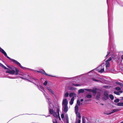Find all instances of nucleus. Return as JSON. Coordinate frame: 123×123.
<instances>
[{
	"instance_id": "1",
	"label": "nucleus",
	"mask_w": 123,
	"mask_h": 123,
	"mask_svg": "<svg viewBox=\"0 0 123 123\" xmlns=\"http://www.w3.org/2000/svg\"><path fill=\"white\" fill-rule=\"evenodd\" d=\"M108 28L109 36L108 48L111 51H113L115 49V46L114 43L113 33L112 31V25L111 24L110 25V14L108 6Z\"/></svg>"
},
{
	"instance_id": "20",
	"label": "nucleus",
	"mask_w": 123,
	"mask_h": 123,
	"mask_svg": "<svg viewBox=\"0 0 123 123\" xmlns=\"http://www.w3.org/2000/svg\"><path fill=\"white\" fill-rule=\"evenodd\" d=\"M116 83L117 85H120L121 87H122L123 86V83L118 82H116Z\"/></svg>"
},
{
	"instance_id": "30",
	"label": "nucleus",
	"mask_w": 123,
	"mask_h": 123,
	"mask_svg": "<svg viewBox=\"0 0 123 123\" xmlns=\"http://www.w3.org/2000/svg\"><path fill=\"white\" fill-rule=\"evenodd\" d=\"M119 101V100L118 98L115 99L114 101V102L116 103H118Z\"/></svg>"
},
{
	"instance_id": "40",
	"label": "nucleus",
	"mask_w": 123,
	"mask_h": 123,
	"mask_svg": "<svg viewBox=\"0 0 123 123\" xmlns=\"http://www.w3.org/2000/svg\"><path fill=\"white\" fill-rule=\"evenodd\" d=\"M48 84V81L47 80H45L43 83V84L45 86L46 85Z\"/></svg>"
},
{
	"instance_id": "23",
	"label": "nucleus",
	"mask_w": 123,
	"mask_h": 123,
	"mask_svg": "<svg viewBox=\"0 0 123 123\" xmlns=\"http://www.w3.org/2000/svg\"><path fill=\"white\" fill-rule=\"evenodd\" d=\"M80 121L81 120L80 119H77V118H76L75 123H76V122L77 123H80Z\"/></svg>"
},
{
	"instance_id": "35",
	"label": "nucleus",
	"mask_w": 123,
	"mask_h": 123,
	"mask_svg": "<svg viewBox=\"0 0 123 123\" xmlns=\"http://www.w3.org/2000/svg\"><path fill=\"white\" fill-rule=\"evenodd\" d=\"M75 88L72 87H69V89L70 90H75Z\"/></svg>"
},
{
	"instance_id": "60",
	"label": "nucleus",
	"mask_w": 123,
	"mask_h": 123,
	"mask_svg": "<svg viewBox=\"0 0 123 123\" xmlns=\"http://www.w3.org/2000/svg\"><path fill=\"white\" fill-rule=\"evenodd\" d=\"M30 82H31V83H34V82H33L32 81H31H31H30Z\"/></svg>"
},
{
	"instance_id": "2",
	"label": "nucleus",
	"mask_w": 123,
	"mask_h": 123,
	"mask_svg": "<svg viewBox=\"0 0 123 123\" xmlns=\"http://www.w3.org/2000/svg\"><path fill=\"white\" fill-rule=\"evenodd\" d=\"M45 97L47 99V101L48 103L49 110V114H52L55 118H57L58 116L56 113L53 110V109L54 107V106L52 103L51 99L47 96Z\"/></svg>"
},
{
	"instance_id": "8",
	"label": "nucleus",
	"mask_w": 123,
	"mask_h": 123,
	"mask_svg": "<svg viewBox=\"0 0 123 123\" xmlns=\"http://www.w3.org/2000/svg\"><path fill=\"white\" fill-rule=\"evenodd\" d=\"M62 111L66 113L68 110V105L62 106Z\"/></svg>"
},
{
	"instance_id": "43",
	"label": "nucleus",
	"mask_w": 123,
	"mask_h": 123,
	"mask_svg": "<svg viewBox=\"0 0 123 123\" xmlns=\"http://www.w3.org/2000/svg\"><path fill=\"white\" fill-rule=\"evenodd\" d=\"M109 86L107 85H104L103 86V87L104 88H108Z\"/></svg>"
},
{
	"instance_id": "4",
	"label": "nucleus",
	"mask_w": 123,
	"mask_h": 123,
	"mask_svg": "<svg viewBox=\"0 0 123 123\" xmlns=\"http://www.w3.org/2000/svg\"><path fill=\"white\" fill-rule=\"evenodd\" d=\"M0 66L4 69L8 70H6V73H9L11 74H14L15 73V74L16 75H17L18 74L19 71L16 68H15V71L14 70H10L9 69L7 68L0 63Z\"/></svg>"
},
{
	"instance_id": "61",
	"label": "nucleus",
	"mask_w": 123,
	"mask_h": 123,
	"mask_svg": "<svg viewBox=\"0 0 123 123\" xmlns=\"http://www.w3.org/2000/svg\"><path fill=\"white\" fill-rule=\"evenodd\" d=\"M30 82H31V83H34V82H33L32 81H31H31H30Z\"/></svg>"
},
{
	"instance_id": "3",
	"label": "nucleus",
	"mask_w": 123,
	"mask_h": 123,
	"mask_svg": "<svg viewBox=\"0 0 123 123\" xmlns=\"http://www.w3.org/2000/svg\"><path fill=\"white\" fill-rule=\"evenodd\" d=\"M0 52L2 53L3 54H4V55L5 57H6L7 58L9 59L11 61H12L13 62L16 64L19 67L21 68H22L24 70L26 69H27L25 67H24L22 66L21 64L18 62L16 60H15L14 59H12L10 58L7 55V54L6 52L2 48L0 47Z\"/></svg>"
},
{
	"instance_id": "56",
	"label": "nucleus",
	"mask_w": 123,
	"mask_h": 123,
	"mask_svg": "<svg viewBox=\"0 0 123 123\" xmlns=\"http://www.w3.org/2000/svg\"><path fill=\"white\" fill-rule=\"evenodd\" d=\"M120 98H121L122 100H123V97H121Z\"/></svg>"
},
{
	"instance_id": "63",
	"label": "nucleus",
	"mask_w": 123,
	"mask_h": 123,
	"mask_svg": "<svg viewBox=\"0 0 123 123\" xmlns=\"http://www.w3.org/2000/svg\"><path fill=\"white\" fill-rule=\"evenodd\" d=\"M30 82H31V83H34V82H33L32 81H31H31H30Z\"/></svg>"
},
{
	"instance_id": "24",
	"label": "nucleus",
	"mask_w": 123,
	"mask_h": 123,
	"mask_svg": "<svg viewBox=\"0 0 123 123\" xmlns=\"http://www.w3.org/2000/svg\"><path fill=\"white\" fill-rule=\"evenodd\" d=\"M72 86H80V85L77 84H74L73 82H72L71 83Z\"/></svg>"
},
{
	"instance_id": "48",
	"label": "nucleus",
	"mask_w": 123,
	"mask_h": 123,
	"mask_svg": "<svg viewBox=\"0 0 123 123\" xmlns=\"http://www.w3.org/2000/svg\"><path fill=\"white\" fill-rule=\"evenodd\" d=\"M33 83L34 84H35V85H36V86H37V88H38V89H39V86L37 84H36V83Z\"/></svg>"
},
{
	"instance_id": "5",
	"label": "nucleus",
	"mask_w": 123,
	"mask_h": 123,
	"mask_svg": "<svg viewBox=\"0 0 123 123\" xmlns=\"http://www.w3.org/2000/svg\"><path fill=\"white\" fill-rule=\"evenodd\" d=\"M105 63H102L100 66L97 68L92 70L87 73V74L90 73V72L94 70H96L98 72L100 73H102L104 72V67L105 66Z\"/></svg>"
},
{
	"instance_id": "28",
	"label": "nucleus",
	"mask_w": 123,
	"mask_h": 123,
	"mask_svg": "<svg viewBox=\"0 0 123 123\" xmlns=\"http://www.w3.org/2000/svg\"><path fill=\"white\" fill-rule=\"evenodd\" d=\"M39 88H40L41 89H42V90H43L44 91V88L41 85H39ZM39 90H40L39 88Z\"/></svg>"
},
{
	"instance_id": "52",
	"label": "nucleus",
	"mask_w": 123,
	"mask_h": 123,
	"mask_svg": "<svg viewBox=\"0 0 123 123\" xmlns=\"http://www.w3.org/2000/svg\"><path fill=\"white\" fill-rule=\"evenodd\" d=\"M119 92L120 93H121L123 92V91H122L120 90L119 91Z\"/></svg>"
},
{
	"instance_id": "64",
	"label": "nucleus",
	"mask_w": 123,
	"mask_h": 123,
	"mask_svg": "<svg viewBox=\"0 0 123 123\" xmlns=\"http://www.w3.org/2000/svg\"><path fill=\"white\" fill-rule=\"evenodd\" d=\"M121 123H123V121H122L121 122Z\"/></svg>"
},
{
	"instance_id": "11",
	"label": "nucleus",
	"mask_w": 123,
	"mask_h": 123,
	"mask_svg": "<svg viewBox=\"0 0 123 123\" xmlns=\"http://www.w3.org/2000/svg\"><path fill=\"white\" fill-rule=\"evenodd\" d=\"M68 100L66 99H63L62 103V106L68 105Z\"/></svg>"
},
{
	"instance_id": "21",
	"label": "nucleus",
	"mask_w": 123,
	"mask_h": 123,
	"mask_svg": "<svg viewBox=\"0 0 123 123\" xmlns=\"http://www.w3.org/2000/svg\"><path fill=\"white\" fill-rule=\"evenodd\" d=\"M117 105L118 106H123V103L118 102L117 104Z\"/></svg>"
},
{
	"instance_id": "58",
	"label": "nucleus",
	"mask_w": 123,
	"mask_h": 123,
	"mask_svg": "<svg viewBox=\"0 0 123 123\" xmlns=\"http://www.w3.org/2000/svg\"><path fill=\"white\" fill-rule=\"evenodd\" d=\"M66 121L67 123H69L68 120V121Z\"/></svg>"
},
{
	"instance_id": "15",
	"label": "nucleus",
	"mask_w": 123,
	"mask_h": 123,
	"mask_svg": "<svg viewBox=\"0 0 123 123\" xmlns=\"http://www.w3.org/2000/svg\"><path fill=\"white\" fill-rule=\"evenodd\" d=\"M106 63H105V67L107 69V68L109 67L110 66V62H109L107 61H105Z\"/></svg>"
},
{
	"instance_id": "59",
	"label": "nucleus",
	"mask_w": 123,
	"mask_h": 123,
	"mask_svg": "<svg viewBox=\"0 0 123 123\" xmlns=\"http://www.w3.org/2000/svg\"><path fill=\"white\" fill-rule=\"evenodd\" d=\"M49 116H50V115H48V116H45V117H49Z\"/></svg>"
},
{
	"instance_id": "9",
	"label": "nucleus",
	"mask_w": 123,
	"mask_h": 123,
	"mask_svg": "<svg viewBox=\"0 0 123 123\" xmlns=\"http://www.w3.org/2000/svg\"><path fill=\"white\" fill-rule=\"evenodd\" d=\"M85 90L90 92H92L93 93L96 94L97 92L96 90L97 88H96L94 89H93V90H92L91 89L85 88Z\"/></svg>"
},
{
	"instance_id": "41",
	"label": "nucleus",
	"mask_w": 123,
	"mask_h": 123,
	"mask_svg": "<svg viewBox=\"0 0 123 123\" xmlns=\"http://www.w3.org/2000/svg\"><path fill=\"white\" fill-rule=\"evenodd\" d=\"M112 60V58L111 57H110L107 60H106L107 61L109 62L111 60Z\"/></svg>"
},
{
	"instance_id": "38",
	"label": "nucleus",
	"mask_w": 123,
	"mask_h": 123,
	"mask_svg": "<svg viewBox=\"0 0 123 123\" xmlns=\"http://www.w3.org/2000/svg\"><path fill=\"white\" fill-rule=\"evenodd\" d=\"M68 95H69V93L68 92H67L65 94H64L65 97H67L68 96Z\"/></svg>"
},
{
	"instance_id": "37",
	"label": "nucleus",
	"mask_w": 123,
	"mask_h": 123,
	"mask_svg": "<svg viewBox=\"0 0 123 123\" xmlns=\"http://www.w3.org/2000/svg\"><path fill=\"white\" fill-rule=\"evenodd\" d=\"M60 109L59 108H57V112L58 116L59 115Z\"/></svg>"
},
{
	"instance_id": "32",
	"label": "nucleus",
	"mask_w": 123,
	"mask_h": 123,
	"mask_svg": "<svg viewBox=\"0 0 123 123\" xmlns=\"http://www.w3.org/2000/svg\"><path fill=\"white\" fill-rule=\"evenodd\" d=\"M77 103L78 105L79 106L80 105V103L79 99H78L77 101Z\"/></svg>"
},
{
	"instance_id": "17",
	"label": "nucleus",
	"mask_w": 123,
	"mask_h": 123,
	"mask_svg": "<svg viewBox=\"0 0 123 123\" xmlns=\"http://www.w3.org/2000/svg\"><path fill=\"white\" fill-rule=\"evenodd\" d=\"M23 76L26 78H27L28 79H29V77H30V76L27 73L24 74H23Z\"/></svg>"
},
{
	"instance_id": "54",
	"label": "nucleus",
	"mask_w": 123,
	"mask_h": 123,
	"mask_svg": "<svg viewBox=\"0 0 123 123\" xmlns=\"http://www.w3.org/2000/svg\"><path fill=\"white\" fill-rule=\"evenodd\" d=\"M31 78V79H33V78H33V77H31V76H30V77H29V78Z\"/></svg>"
},
{
	"instance_id": "10",
	"label": "nucleus",
	"mask_w": 123,
	"mask_h": 123,
	"mask_svg": "<svg viewBox=\"0 0 123 123\" xmlns=\"http://www.w3.org/2000/svg\"><path fill=\"white\" fill-rule=\"evenodd\" d=\"M114 2H113V0H112L111 1V3L113 4L115 3V1H117V3L119 5L123 7V3L120 0H118L117 1L116 0H114Z\"/></svg>"
},
{
	"instance_id": "44",
	"label": "nucleus",
	"mask_w": 123,
	"mask_h": 123,
	"mask_svg": "<svg viewBox=\"0 0 123 123\" xmlns=\"http://www.w3.org/2000/svg\"><path fill=\"white\" fill-rule=\"evenodd\" d=\"M61 118H64V115L63 114H61Z\"/></svg>"
},
{
	"instance_id": "19",
	"label": "nucleus",
	"mask_w": 123,
	"mask_h": 123,
	"mask_svg": "<svg viewBox=\"0 0 123 123\" xmlns=\"http://www.w3.org/2000/svg\"><path fill=\"white\" fill-rule=\"evenodd\" d=\"M85 89H81L79 90L78 91V92L79 93H83L84 92V90Z\"/></svg>"
},
{
	"instance_id": "14",
	"label": "nucleus",
	"mask_w": 123,
	"mask_h": 123,
	"mask_svg": "<svg viewBox=\"0 0 123 123\" xmlns=\"http://www.w3.org/2000/svg\"><path fill=\"white\" fill-rule=\"evenodd\" d=\"M74 100V97H72L71 99L70 102V105H72L73 104Z\"/></svg>"
},
{
	"instance_id": "13",
	"label": "nucleus",
	"mask_w": 123,
	"mask_h": 123,
	"mask_svg": "<svg viewBox=\"0 0 123 123\" xmlns=\"http://www.w3.org/2000/svg\"><path fill=\"white\" fill-rule=\"evenodd\" d=\"M101 95V93L100 92H98L97 93V95L96 97V98L97 100H99Z\"/></svg>"
},
{
	"instance_id": "34",
	"label": "nucleus",
	"mask_w": 123,
	"mask_h": 123,
	"mask_svg": "<svg viewBox=\"0 0 123 123\" xmlns=\"http://www.w3.org/2000/svg\"><path fill=\"white\" fill-rule=\"evenodd\" d=\"M116 90H117L120 91L121 90V89L120 87H116L115 88Z\"/></svg>"
},
{
	"instance_id": "6",
	"label": "nucleus",
	"mask_w": 123,
	"mask_h": 123,
	"mask_svg": "<svg viewBox=\"0 0 123 123\" xmlns=\"http://www.w3.org/2000/svg\"><path fill=\"white\" fill-rule=\"evenodd\" d=\"M35 72L40 73L41 74L45 75H46L49 76H50L52 77H57L56 76H53L48 74L46 73L45 71L43 69H40V70H35Z\"/></svg>"
},
{
	"instance_id": "25",
	"label": "nucleus",
	"mask_w": 123,
	"mask_h": 123,
	"mask_svg": "<svg viewBox=\"0 0 123 123\" xmlns=\"http://www.w3.org/2000/svg\"><path fill=\"white\" fill-rule=\"evenodd\" d=\"M109 96L111 100H113L114 99V97L111 94H110L109 95Z\"/></svg>"
},
{
	"instance_id": "31",
	"label": "nucleus",
	"mask_w": 123,
	"mask_h": 123,
	"mask_svg": "<svg viewBox=\"0 0 123 123\" xmlns=\"http://www.w3.org/2000/svg\"><path fill=\"white\" fill-rule=\"evenodd\" d=\"M52 94H54V92L50 88L48 90Z\"/></svg>"
},
{
	"instance_id": "7",
	"label": "nucleus",
	"mask_w": 123,
	"mask_h": 123,
	"mask_svg": "<svg viewBox=\"0 0 123 123\" xmlns=\"http://www.w3.org/2000/svg\"><path fill=\"white\" fill-rule=\"evenodd\" d=\"M109 92L107 90H105L104 92V98L105 100L108 99L109 98Z\"/></svg>"
},
{
	"instance_id": "62",
	"label": "nucleus",
	"mask_w": 123,
	"mask_h": 123,
	"mask_svg": "<svg viewBox=\"0 0 123 123\" xmlns=\"http://www.w3.org/2000/svg\"><path fill=\"white\" fill-rule=\"evenodd\" d=\"M30 82H31V83H34V82H33L32 81H31H31H30Z\"/></svg>"
},
{
	"instance_id": "46",
	"label": "nucleus",
	"mask_w": 123,
	"mask_h": 123,
	"mask_svg": "<svg viewBox=\"0 0 123 123\" xmlns=\"http://www.w3.org/2000/svg\"><path fill=\"white\" fill-rule=\"evenodd\" d=\"M33 80H37V81H38H38H39V80L38 79H37L36 78H33Z\"/></svg>"
},
{
	"instance_id": "45",
	"label": "nucleus",
	"mask_w": 123,
	"mask_h": 123,
	"mask_svg": "<svg viewBox=\"0 0 123 123\" xmlns=\"http://www.w3.org/2000/svg\"><path fill=\"white\" fill-rule=\"evenodd\" d=\"M52 122L53 123H57V122L56 120H53Z\"/></svg>"
},
{
	"instance_id": "55",
	"label": "nucleus",
	"mask_w": 123,
	"mask_h": 123,
	"mask_svg": "<svg viewBox=\"0 0 123 123\" xmlns=\"http://www.w3.org/2000/svg\"><path fill=\"white\" fill-rule=\"evenodd\" d=\"M46 88L48 90H49V89H50V88H49L48 87H46Z\"/></svg>"
},
{
	"instance_id": "22",
	"label": "nucleus",
	"mask_w": 123,
	"mask_h": 123,
	"mask_svg": "<svg viewBox=\"0 0 123 123\" xmlns=\"http://www.w3.org/2000/svg\"><path fill=\"white\" fill-rule=\"evenodd\" d=\"M75 94V93L74 92H71L69 94V96L70 98L72 97Z\"/></svg>"
},
{
	"instance_id": "42",
	"label": "nucleus",
	"mask_w": 123,
	"mask_h": 123,
	"mask_svg": "<svg viewBox=\"0 0 123 123\" xmlns=\"http://www.w3.org/2000/svg\"><path fill=\"white\" fill-rule=\"evenodd\" d=\"M19 77L20 78L24 80H26V78H25V77H24L21 76H20Z\"/></svg>"
},
{
	"instance_id": "16",
	"label": "nucleus",
	"mask_w": 123,
	"mask_h": 123,
	"mask_svg": "<svg viewBox=\"0 0 123 123\" xmlns=\"http://www.w3.org/2000/svg\"><path fill=\"white\" fill-rule=\"evenodd\" d=\"M75 113H76L78 111V106L77 105H76L75 107Z\"/></svg>"
},
{
	"instance_id": "33",
	"label": "nucleus",
	"mask_w": 123,
	"mask_h": 123,
	"mask_svg": "<svg viewBox=\"0 0 123 123\" xmlns=\"http://www.w3.org/2000/svg\"><path fill=\"white\" fill-rule=\"evenodd\" d=\"M92 80L93 81L97 82H98L99 81V80H98L95 79L93 78H92Z\"/></svg>"
},
{
	"instance_id": "53",
	"label": "nucleus",
	"mask_w": 123,
	"mask_h": 123,
	"mask_svg": "<svg viewBox=\"0 0 123 123\" xmlns=\"http://www.w3.org/2000/svg\"><path fill=\"white\" fill-rule=\"evenodd\" d=\"M83 101V99H81L80 100V101L81 102H82Z\"/></svg>"
},
{
	"instance_id": "27",
	"label": "nucleus",
	"mask_w": 123,
	"mask_h": 123,
	"mask_svg": "<svg viewBox=\"0 0 123 123\" xmlns=\"http://www.w3.org/2000/svg\"><path fill=\"white\" fill-rule=\"evenodd\" d=\"M110 53V51H107V54L106 55V56L105 57V59H106L107 58V57H108V56Z\"/></svg>"
},
{
	"instance_id": "49",
	"label": "nucleus",
	"mask_w": 123,
	"mask_h": 123,
	"mask_svg": "<svg viewBox=\"0 0 123 123\" xmlns=\"http://www.w3.org/2000/svg\"><path fill=\"white\" fill-rule=\"evenodd\" d=\"M82 123H85V122L84 120V119L83 118H82Z\"/></svg>"
},
{
	"instance_id": "36",
	"label": "nucleus",
	"mask_w": 123,
	"mask_h": 123,
	"mask_svg": "<svg viewBox=\"0 0 123 123\" xmlns=\"http://www.w3.org/2000/svg\"><path fill=\"white\" fill-rule=\"evenodd\" d=\"M114 93L116 94L117 95H120V93L118 92H117L116 91H114Z\"/></svg>"
},
{
	"instance_id": "39",
	"label": "nucleus",
	"mask_w": 123,
	"mask_h": 123,
	"mask_svg": "<svg viewBox=\"0 0 123 123\" xmlns=\"http://www.w3.org/2000/svg\"><path fill=\"white\" fill-rule=\"evenodd\" d=\"M65 79L66 80H70L72 79L73 77L68 78V77H64Z\"/></svg>"
},
{
	"instance_id": "47",
	"label": "nucleus",
	"mask_w": 123,
	"mask_h": 123,
	"mask_svg": "<svg viewBox=\"0 0 123 123\" xmlns=\"http://www.w3.org/2000/svg\"><path fill=\"white\" fill-rule=\"evenodd\" d=\"M6 66L8 67V68H9L10 69H12V68L10 66H9V65H6Z\"/></svg>"
},
{
	"instance_id": "57",
	"label": "nucleus",
	"mask_w": 123,
	"mask_h": 123,
	"mask_svg": "<svg viewBox=\"0 0 123 123\" xmlns=\"http://www.w3.org/2000/svg\"><path fill=\"white\" fill-rule=\"evenodd\" d=\"M58 116L59 117V120H61V118H60L59 115V116Z\"/></svg>"
},
{
	"instance_id": "29",
	"label": "nucleus",
	"mask_w": 123,
	"mask_h": 123,
	"mask_svg": "<svg viewBox=\"0 0 123 123\" xmlns=\"http://www.w3.org/2000/svg\"><path fill=\"white\" fill-rule=\"evenodd\" d=\"M65 117L66 121L68 120V115L67 114H66L65 115Z\"/></svg>"
},
{
	"instance_id": "26",
	"label": "nucleus",
	"mask_w": 123,
	"mask_h": 123,
	"mask_svg": "<svg viewBox=\"0 0 123 123\" xmlns=\"http://www.w3.org/2000/svg\"><path fill=\"white\" fill-rule=\"evenodd\" d=\"M86 97L88 98H91L92 97V95L90 94H87Z\"/></svg>"
},
{
	"instance_id": "18",
	"label": "nucleus",
	"mask_w": 123,
	"mask_h": 123,
	"mask_svg": "<svg viewBox=\"0 0 123 123\" xmlns=\"http://www.w3.org/2000/svg\"><path fill=\"white\" fill-rule=\"evenodd\" d=\"M76 114V117H77L80 118H81V116L80 115V113L79 112H77L76 113H75Z\"/></svg>"
},
{
	"instance_id": "50",
	"label": "nucleus",
	"mask_w": 123,
	"mask_h": 123,
	"mask_svg": "<svg viewBox=\"0 0 123 123\" xmlns=\"http://www.w3.org/2000/svg\"><path fill=\"white\" fill-rule=\"evenodd\" d=\"M121 60L122 59V60L123 59V55H122L121 56Z\"/></svg>"
},
{
	"instance_id": "51",
	"label": "nucleus",
	"mask_w": 123,
	"mask_h": 123,
	"mask_svg": "<svg viewBox=\"0 0 123 123\" xmlns=\"http://www.w3.org/2000/svg\"><path fill=\"white\" fill-rule=\"evenodd\" d=\"M26 80H27V81H28L29 82H30V81H31V80L27 79V78H26Z\"/></svg>"
},
{
	"instance_id": "12",
	"label": "nucleus",
	"mask_w": 123,
	"mask_h": 123,
	"mask_svg": "<svg viewBox=\"0 0 123 123\" xmlns=\"http://www.w3.org/2000/svg\"><path fill=\"white\" fill-rule=\"evenodd\" d=\"M119 111L118 109H114L112 110V111L111 112L109 113L108 115L111 114L112 113H114V112H117Z\"/></svg>"
}]
</instances>
